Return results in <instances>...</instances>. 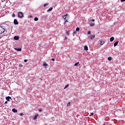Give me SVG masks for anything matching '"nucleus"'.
<instances>
[{
  "label": "nucleus",
  "instance_id": "34",
  "mask_svg": "<svg viewBox=\"0 0 125 125\" xmlns=\"http://www.w3.org/2000/svg\"><path fill=\"white\" fill-rule=\"evenodd\" d=\"M20 67H23V65H22V64H20Z\"/></svg>",
  "mask_w": 125,
  "mask_h": 125
},
{
  "label": "nucleus",
  "instance_id": "17",
  "mask_svg": "<svg viewBox=\"0 0 125 125\" xmlns=\"http://www.w3.org/2000/svg\"><path fill=\"white\" fill-rule=\"evenodd\" d=\"M53 9V8L52 7H50L49 8L48 10H47V12H48V11H51Z\"/></svg>",
  "mask_w": 125,
  "mask_h": 125
},
{
  "label": "nucleus",
  "instance_id": "26",
  "mask_svg": "<svg viewBox=\"0 0 125 125\" xmlns=\"http://www.w3.org/2000/svg\"><path fill=\"white\" fill-rule=\"evenodd\" d=\"M12 17H15V16H16V15H15V14H14V13H13V14H12Z\"/></svg>",
  "mask_w": 125,
  "mask_h": 125
},
{
  "label": "nucleus",
  "instance_id": "5",
  "mask_svg": "<svg viewBox=\"0 0 125 125\" xmlns=\"http://www.w3.org/2000/svg\"><path fill=\"white\" fill-rule=\"evenodd\" d=\"M6 100H7V101H11L12 99H11V97L8 96L6 97Z\"/></svg>",
  "mask_w": 125,
  "mask_h": 125
},
{
  "label": "nucleus",
  "instance_id": "18",
  "mask_svg": "<svg viewBox=\"0 0 125 125\" xmlns=\"http://www.w3.org/2000/svg\"><path fill=\"white\" fill-rule=\"evenodd\" d=\"M79 64H80V62H76V63L74 64V66H79Z\"/></svg>",
  "mask_w": 125,
  "mask_h": 125
},
{
  "label": "nucleus",
  "instance_id": "10",
  "mask_svg": "<svg viewBox=\"0 0 125 125\" xmlns=\"http://www.w3.org/2000/svg\"><path fill=\"white\" fill-rule=\"evenodd\" d=\"M14 40H15L16 41H18V40H19V36H15L14 37Z\"/></svg>",
  "mask_w": 125,
  "mask_h": 125
},
{
  "label": "nucleus",
  "instance_id": "23",
  "mask_svg": "<svg viewBox=\"0 0 125 125\" xmlns=\"http://www.w3.org/2000/svg\"><path fill=\"white\" fill-rule=\"evenodd\" d=\"M46 5H48V3H45L43 5L44 7H45V6H46Z\"/></svg>",
  "mask_w": 125,
  "mask_h": 125
},
{
  "label": "nucleus",
  "instance_id": "24",
  "mask_svg": "<svg viewBox=\"0 0 125 125\" xmlns=\"http://www.w3.org/2000/svg\"><path fill=\"white\" fill-rule=\"evenodd\" d=\"M93 115H94V113L92 112V113H91V114L89 115V117H91V116H93Z\"/></svg>",
  "mask_w": 125,
  "mask_h": 125
},
{
  "label": "nucleus",
  "instance_id": "9",
  "mask_svg": "<svg viewBox=\"0 0 125 125\" xmlns=\"http://www.w3.org/2000/svg\"><path fill=\"white\" fill-rule=\"evenodd\" d=\"M38 117H39V114L35 115L33 118V120H37V119H38Z\"/></svg>",
  "mask_w": 125,
  "mask_h": 125
},
{
  "label": "nucleus",
  "instance_id": "38",
  "mask_svg": "<svg viewBox=\"0 0 125 125\" xmlns=\"http://www.w3.org/2000/svg\"><path fill=\"white\" fill-rule=\"evenodd\" d=\"M73 34H76V31H74V32H73Z\"/></svg>",
  "mask_w": 125,
  "mask_h": 125
},
{
  "label": "nucleus",
  "instance_id": "35",
  "mask_svg": "<svg viewBox=\"0 0 125 125\" xmlns=\"http://www.w3.org/2000/svg\"><path fill=\"white\" fill-rule=\"evenodd\" d=\"M4 104H7V101L5 102Z\"/></svg>",
  "mask_w": 125,
  "mask_h": 125
},
{
  "label": "nucleus",
  "instance_id": "11",
  "mask_svg": "<svg viewBox=\"0 0 125 125\" xmlns=\"http://www.w3.org/2000/svg\"><path fill=\"white\" fill-rule=\"evenodd\" d=\"M15 50H17V51H21L22 49L21 48H14Z\"/></svg>",
  "mask_w": 125,
  "mask_h": 125
},
{
  "label": "nucleus",
  "instance_id": "30",
  "mask_svg": "<svg viewBox=\"0 0 125 125\" xmlns=\"http://www.w3.org/2000/svg\"><path fill=\"white\" fill-rule=\"evenodd\" d=\"M24 114H23V113H21L20 114V116H23Z\"/></svg>",
  "mask_w": 125,
  "mask_h": 125
},
{
  "label": "nucleus",
  "instance_id": "32",
  "mask_svg": "<svg viewBox=\"0 0 125 125\" xmlns=\"http://www.w3.org/2000/svg\"><path fill=\"white\" fill-rule=\"evenodd\" d=\"M52 61H55V59H54V58L52 59Z\"/></svg>",
  "mask_w": 125,
  "mask_h": 125
},
{
  "label": "nucleus",
  "instance_id": "29",
  "mask_svg": "<svg viewBox=\"0 0 125 125\" xmlns=\"http://www.w3.org/2000/svg\"><path fill=\"white\" fill-rule=\"evenodd\" d=\"M39 112H42V109H40L39 110Z\"/></svg>",
  "mask_w": 125,
  "mask_h": 125
},
{
  "label": "nucleus",
  "instance_id": "33",
  "mask_svg": "<svg viewBox=\"0 0 125 125\" xmlns=\"http://www.w3.org/2000/svg\"><path fill=\"white\" fill-rule=\"evenodd\" d=\"M27 61H28V60H26V59L24 60V62H27Z\"/></svg>",
  "mask_w": 125,
  "mask_h": 125
},
{
  "label": "nucleus",
  "instance_id": "7",
  "mask_svg": "<svg viewBox=\"0 0 125 125\" xmlns=\"http://www.w3.org/2000/svg\"><path fill=\"white\" fill-rule=\"evenodd\" d=\"M100 44H101V45H103V44H104V42L103 41V40H100Z\"/></svg>",
  "mask_w": 125,
  "mask_h": 125
},
{
  "label": "nucleus",
  "instance_id": "15",
  "mask_svg": "<svg viewBox=\"0 0 125 125\" xmlns=\"http://www.w3.org/2000/svg\"><path fill=\"white\" fill-rule=\"evenodd\" d=\"M115 40V38L114 37H112L110 38V42H112Z\"/></svg>",
  "mask_w": 125,
  "mask_h": 125
},
{
  "label": "nucleus",
  "instance_id": "25",
  "mask_svg": "<svg viewBox=\"0 0 125 125\" xmlns=\"http://www.w3.org/2000/svg\"><path fill=\"white\" fill-rule=\"evenodd\" d=\"M68 86H69V84H67L64 87V89L67 88V87H68Z\"/></svg>",
  "mask_w": 125,
  "mask_h": 125
},
{
  "label": "nucleus",
  "instance_id": "37",
  "mask_svg": "<svg viewBox=\"0 0 125 125\" xmlns=\"http://www.w3.org/2000/svg\"><path fill=\"white\" fill-rule=\"evenodd\" d=\"M2 37L1 35H0V39H1Z\"/></svg>",
  "mask_w": 125,
  "mask_h": 125
},
{
  "label": "nucleus",
  "instance_id": "28",
  "mask_svg": "<svg viewBox=\"0 0 125 125\" xmlns=\"http://www.w3.org/2000/svg\"><path fill=\"white\" fill-rule=\"evenodd\" d=\"M69 33H70V32H69V31H66V34L67 35H69Z\"/></svg>",
  "mask_w": 125,
  "mask_h": 125
},
{
  "label": "nucleus",
  "instance_id": "6",
  "mask_svg": "<svg viewBox=\"0 0 125 125\" xmlns=\"http://www.w3.org/2000/svg\"><path fill=\"white\" fill-rule=\"evenodd\" d=\"M94 38H95V34H93L89 37V40H93Z\"/></svg>",
  "mask_w": 125,
  "mask_h": 125
},
{
  "label": "nucleus",
  "instance_id": "22",
  "mask_svg": "<svg viewBox=\"0 0 125 125\" xmlns=\"http://www.w3.org/2000/svg\"><path fill=\"white\" fill-rule=\"evenodd\" d=\"M67 106H71V103L70 102H68L67 104Z\"/></svg>",
  "mask_w": 125,
  "mask_h": 125
},
{
  "label": "nucleus",
  "instance_id": "20",
  "mask_svg": "<svg viewBox=\"0 0 125 125\" xmlns=\"http://www.w3.org/2000/svg\"><path fill=\"white\" fill-rule=\"evenodd\" d=\"M108 60H109V61H111V60H112V57H109L108 58H107Z\"/></svg>",
  "mask_w": 125,
  "mask_h": 125
},
{
  "label": "nucleus",
  "instance_id": "4",
  "mask_svg": "<svg viewBox=\"0 0 125 125\" xmlns=\"http://www.w3.org/2000/svg\"><path fill=\"white\" fill-rule=\"evenodd\" d=\"M14 24L15 25H18V24H19V22H18V21H17V19H14Z\"/></svg>",
  "mask_w": 125,
  "mask_h": 125
},
{
  "label": "nucleus",
  "instance_id": "31",
  "mask_svg": "<svg viewBox=\"0 0 125 125\" xmlns=\"http://www.w3.org/2000/svg\"><path fill=\"white\" fill-rule=\"evenodd\" d=\"M91 21H92V22H94V21H95V20H94V19H92L91 20Z\"/></svg>",
  "mask_w": 125,
  "mask_h": 125
},
{
  "label": "nucleus",
  "instance_id": "36",
  "mask_svg": "<svg viewBox=\"0 0 125 125\" xmlns=\"http://www.w3.org/2000/svg\"><path fill=\"white\" fill-rule=\"evenodd\" d=\"M121 0V1H122V2L125 1V0Z\"/></svg>",
  "mask_w": 125,
  "mask_h": 125
},
{
  "label": "nucleus",
  "instance_id": "14",
  "mask_svg": "<svg viewBox=\"0 0 125 125\" xmlns=\"http://www.w3.org/2000/svg\"><path fill=\"white\" fill-rule=\"evenodd\" d=\"M43 66H44V67L46 68L47 66H48V64H47L46 62H44L43 63Z\"/></svg>",
  "mask_w": 125,
  "mask_h": 125
},
{
  "label": "nucleus",
  "instance_id": "19",
  "mask_svg": "<svg viewBox=\"0 0 125 125\" xmlns=\"http://www.w3.org/2000/svg\"><path fill=\"white\" fill-rule=\"evenodd\" d=\"M39 20V18L38 17H35L34 18V21H38Z\"/></svg>",
  "mask_w": 125,
  "mask_h": 125
},
{
  "label": "nucleus",
  "instance_id": "12",
  "mask_svg": "<svg viewBox=\"0 0 125 125\" xmlns=\"http://www.w3.org/2000/svg\"><path fill=\"white\" fill-rule=\"evenodd\" d=\"M12 112H13V113H17L18 111L17 109H15V108H13L12 109Z\"/></svg>",
  "mask_w": 125,
  "mask_h": 125
},
{
  "label": "nucleus",
  "instance_id": "13",
  "mask_svg": "<svg viewBox=\"0 0 125 125\" xmlns=\"http://www.w3.org/2000/svg\"><path fill=\"white\" fill-rule=\"evenodd\" d=\"M118 43H119V41H117V42H116L114 43V47H115V46H117V45H118Z\"/></svg>",
  "mask_w": 125,
  "mask_h": 125
},
{
  "label": "nucleus",
  "instance_id": "39",
  "mask_svg": "<svg viewBox=\"0 0 125 125\" xmlns=\"http://www.w3.org/2000/svg\"><path fill=\"white\" fill-rule=\"evenodd\" d=\"M65 40L67 39V37H65Z\"/></svg>",
  "mask_w": 125,
  "mask_h": 125
},
{
  "label": "nucleus",
  "instance_id": "1",
  "mask_svg": "<svg viewBox=\"0 0 125 125\" xmlns=\"http://www.w3.org/2000/svg\"><path fill=\"white\" fill-rule=\"evenodd\" d=\"M6 32V33H7V30L5 29V27H4L3 25L0 26V35H1V34H3Z\"/></svg>",
  "mask_w": 125,
  "mask_h": 125
},
{
  "label": "nucleus",
  "instance_id": "2",
  "mask_svg": "<svg viewBox=\"0 0 125 125\" xmlns=\"http://www.w3.org/2000/svg\"><path fill=\"white\" fill-rule=\"evenodd\" d=\"M18 17L19 18H23L24 17V14L22 12H19L18 13Z\"/></svg>",
  "mask_w": 125,
  "mask_h": 125
},
{
  "label": "nucleus",
  "instance_id": "16",
  "mask_svg": "<svg viewBox=\"0 0 125 125\" xmlns=\"http://www.w3.org/2000/svg\"><path fill=\"white\" fill-rule=\"evenodd\" d=\"M84 49L85 50H88V47H87V46L85 45V46H84Z\"/></svg>",
  "mask_w": 125,
  "mask_h": 125
},
{
  "label": "nucleus",
  "instance_id": "8",
  "mask_svg": "<svg viewBox=\"0 0 125 125\" xmlns=\"http://www.w3.org/2000/svg\"><path fill=\"white\" fill-rule=\"evenodd\" d=\"M95 25V22H90V27H94Z\"/></svg>",
  "mask_w": 125,
  "mask_h": 125
},
{
  "label": "nucleus",
  "instance_id": "27",
  "mask_svg": "<svg viewBox=\"0 0 125 125\" xmlns=\"http://www.w3.org/2000/svg\"><path fill=\"white\" fill-rule=\"evenodd\" d=\"M91 33V32H90V31H89L87 32V34H88V35H90Z\"/></svg>",
  "mask_w": 125,
  "mask_h": 125
},
{
  "label": "nucleus",
  "instance_id": "21",
  "mask_svg": "<svg viewBox=\"0 0 125 125\" xmlns=\"http://www.w3.org/2000/svg\"><path fill=\"white\" fill-rule=\"evenodd\" d=\"M76 31L77 32H79V31H80V28H79V27L76 28Z\"/></svg>",
  "mask_w": 125,
  "mask_h": 125
},
{
  "label": "nucleus",
  "instance_id": "3",
  "mask_svg": "<svg viewBox=\"0 0 125 125\" xmlns=\"http://www.w3.org/2000/svg\"><path fill=\"white\" fill-rule=\"evenodd\" d=\"M67 16H68V14H66L63 16V18L64 20L65 23H66V22H68V21H67V19H66L67 18Z\"/></svg>",
  "mask_w": 125,
  "mask_h": 125
}]
</instances>
